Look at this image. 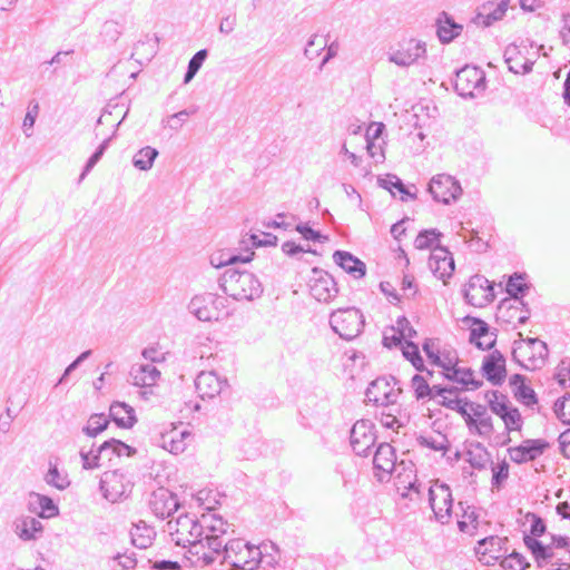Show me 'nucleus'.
I'll return each instance as SVG.
<instances>
[{"mask_svg":"<svg viewBox=\"0 0 570 570\" xmlns=\"http://www.w3.org/2000/svg\"><path fill=\"white\" fill-rule=\"evenodd\" d=\"M219 285L225 294L236 301H254L264 292L263 284L255 274L234 267L224 272Z\"/></svg>","mask_w":570,"mask_h":570,"instance_id":"f257e3e1","label":"nucleus"},{"mask_svg":"<svg viewBox=\"0 0 570 570\" xmlns=\"http://www.w3.org/2000/svg\"><path fill=\"white\" fill-rule=\"evenodd\" d=\"M189 312L202 322H218L229 316L227 298L214 293H204L191 298Z\"/></svg>","mask_w":570,"mask_h":570,"instance_id":"f03ea898","label":"nucleus"},{"mask_svg":"<svg viewBox=\"0 0 570 570\" xmlns=\"http://www.w3.org/2000/svg\"><path fill=\"white\" fill-rule=\"evenodd\" d=\"M258 547L249 546L243 539H234L224 546V561L233 570H255L261 560Z\"/></svg>","mask_w":570,"mask_h":570,"instance_id":"7ed1b4c3","label":"nucleus"},{"mask_svg":"<svg viewBox=\"0 0 570 570\" xmlns=\"http://www.w3.org/2000/svg\"><path fill=\"white\" fill-rule=\"evenodd\" d=\"M548 346L539 338H527L514 342L513 358L527 370L541 368L548 357Z\"/></svg>","mask_w":570,"mask_h":570,"instance_id":"20e7f679","label":"nucleus"},{"mask_svg":"<svg viewBox=\"0 0 570 570\" xmlns=\"http://www.w3.org/2000/svg\"><path fill=\"white\" fill-rule=\"evenodd\" d=\"M364 324L362 312L355 307L340 308L330 316L332 330L346 341L356 338L362 333Z\"/></svg>","mask_w":570,"mask_h":570,"instance_id":"39448f33","label":"nucleus"},{"mask_svg":"<svg viewBox=\"0 0 570 570\" xmlns=\"http://www.w3.org/2000/svg\"><path fill=\"white\" fill-rule=\"evenodd\" d=\"M487 399L491 412L503 421L507 432L521 431L523 419L520 411L512 405L508 396L498 391H492L487 394Z\"/></svg>","mask_w":570,"mask_h":570,"instance_id":"423d86ee","label":"nucleus"},{"mask_svg":"<svg viewBox=\"0 0 570 570\" xmlns=\"http://www.w3.org/2000/svg\"><path fill=\"white\" fill-rule=\"evenodd\" d=\"M169 534L177 546L188 548L202 538L200 519L195 515L180 514L168 522Z\"/></svg>","mask_w":570,"mask_h":570,"instance_id":"0eeeda50","label":"nucleus"},{"mask_svg":"<svg viewBox=\"0 0 570 570\" xmlns=\"http://www.w3.org/2000/svg\"><path fill=\"white\" fill-rule=\"evenodd\" d=\"M429 504L434 518L441 524L450 523L452 519L453 498L450 487L439 480L432 482L429 488Z\"/></svg>","mask_w":570,"mask_h":570,"instance_id":"6e6552de","label":"nucleus"},{"mask_svg":"<svg viewBox=\"0 0 570 570\" xmlns=\"http://www.w3.org/2000/svg\"><path fill=\"white\" fill-rule=\"evenodd\" d=\"M485 73L479 67L466 65L456 72L454 89L461 97H476L485 90Z\"/></svg>","mask_w":570,"mask_h":570,"instance_id":"1a4fd4ad","label":"nucleus"},{"mask_svg":"<svg viewBox=\"0 0 570 570\" xmlns=\"http://www.w3.org/2000/svg\"><path fill=\"white\" fill-rule=\"evenodd\" d=\"M507 543V537L490 535L478 541L474 552L481 563L494 566L509 552Z\"/></svg>","mask_w":570,"mask_h":570,"instance_id":"9d476101","label":"nucleus"},{"mask_svg":"<svg viewBox=\"0 0 570 570\" xmlns=\"http://www.w3.org/2000/svg\"><path fill=\"white\" fill-rule=\"evenodd\" d=\"M224 541L205 540L202 537L187 548L189 560L197 567H207L215 562L218 557L224 556Z\"/></svg>","mask_w":570,"mask_h":570,"instance_id":"9b49d317","label":"nucleus"},{"mask_svg":"<svg viewBox=\"0 0 570 570\" xmlns=\"http://www.w3.org/2000/svg\"><path fill=\"white\" fill-rule=\"evenodd\" d=\"M351 446L356 455L367 456L376 442L375 425L370 420H358L351 429Z\"/></svg>","mask_w":570,"mask_h":570,"instance_id":"f8f14e48","label":"nucleus"},{"mask_svg":"<svg viewBox=\"0 0 570 570\" xmlns=\"http://www.w3.org/2000/svg\"><path fill=\"white\" fill-rule=\"evenodd\" d=\"M464 298L475 307H483L495 298L493 286L483 275H473L464 287Z\"/></svg>","mask_w":570,"mask_h":570,"instance_id":"ddd939ff","label":"nucleus"},{"mask_svg":"<svg viewBox=\"0 0 570 570\" xmlns=\"http://www.w3.org/2000/svg\"><path fill=\"white\" fill-rule=\"evenodd\" d=\"M525 547L531 551L538 567H549L558 561L570 559V549L543 547V543L530 535L523 538Z\"/></svg>","mask_w":570,"mask_h":570,"instance_id":"4468645a","label":"nucleus"},{"mask_svg":"<svg viewBox=\"0 0 570 570\" xmlns=\"http://www.w3.org/2000/svg\"><path fill=\"white\" fill-rule=\"evenodd\" d=\"M429 191L435 202L448 205L461 196L462 188L454 177L440 174L431 179Z\"/></svg>","mask_w":570,"mask_h":570,"instance_id":"2eb2a0df","label":"nucleus"},{"mask_svg":"<svg viewBox=\"0 0 570 570\" xmlns=\"http://www.w3.org/2000/svg\"><path fill=\"white\" fill-rule=\"evenodd\" d=\"M401 390L385 377L374 380L366 390V400L377 406L387 407L397 402Z\"/></svg>","mask_w":570,"mask_h":570,"instance_id":"dca6fc26","label":"nucleus"},{"mask_svg":"<svg viewBox=\"0 0 570 570\" xmlns=\"http://www.w3.org/2000/svg\"><path fill=\"white\" fill-rule=\"evenodd\" d=\"M314 276L309 282V293L318 302L328 303L338 293L337 285L332 275L326 272L313 269Z\"/></svg>","mask_w":570,"mask_h":570,"instance_id":"f3484780","label":"nucleus"},{"mask_svg":"<svg viewBox=\"0 0 570 570\" xmlns=\"http://www.w3.org/2000/svg\"><path fill=\"white\" fill-rule=\"evenodd\" d=\"M549 448L543 439H527L518 446L508 449L511 461L517 464L527 463L538 459Z\"/></svg>","mask_w":570,"mask_h":570,"instance_id":"a211bd4d","label":"nucleus"},{"mask_svg":"<svg viewBox=\"0 0 570 570\" xmlns=\"http://www.w3.org/2000/svg\"><path fill=\"white\" fill-rule=\"evenodd\" d=\"M444 376L458 384L455 387L460 391L476 390L482 385V381L475 379L474 372L470 367L460 366L458 362L454 364L449 361L442 364Z\"/></svg>","mask_w":570,"mask_h":570,"instance_id":"6ab92c4d","label":"nucleus"},{"mask_svg":"<svg viewBox=\"0 0 570 570\" xmlns=\"http://www.w3.org/2000/svg\"><path fill=\"white\" fill-rule=\"evenodd\" d=\"M148 505L153 514L164 520L171 515L178 508L177 497L168 489L160 487L150 494Z\"/></svg>","mask_w":570,"mask_h":570,"instance_id":"aec40b11","label":"nucleus"},{"mask_svg":"<svg viewBox=\"0 0 570 570\" xmlns=\"http://www.w3.org/2000/svg\"><path fill=\"white\" fill-rule=\"evenodd\" d=\"M463 322L470 324V343L480 350H490L494 346L497 334L490 332V327L484 321L466 316Z\"/></svg>","mask_w":570,"mask_h":570,"instance_id":"412c9836","label":"nucleus"},{"mask_svg":"<svg viewBox=\"0 0 570 570\" xmlns=\"http://www.w3.org/2000/svg\"><path fill=\"white\" fill-rule=\"evenodd\" d=\"M121 479L122 475L118 474V471H107L102 474L99 488L105 499L116 502L129 495L131 488L128 490L129 484H122Z\"/></svg>","mask_w":570,"mask_h":570,"instance_id":"4be33fe9","label":"nucleus"},{"mask_svg":"<svg viewBox=\"0 0 570 570\" xmlns=\"http://www.w3.org/2000/svg\"><path fill=\"white\" fill-rule=\"evenodd\" d=\"M429 268L438 278L445 282L454 272V259L452 254L444 247H434L430 258Z\"/></svg>","mask_w":570,"mask_h":570,"instance_id":"5701e85b","label":"nucleus"},{"mask_svg":"<svg viewBox=\"0 0 570 570\" xmlns=\"http://www.w3.org/2000/svg\"><path fill=\"white\" fill-rule=\"evenodd\" d=\"M425 53V42L411 39L390 56V61L401 67H407L416 62L420 58H423Z\"/></svg>","mask_w":570,"mask_h":570,"instance_id":"b1692460","label":"nucleus"},{"mask_svg":"<svg viewBox=\"0 0 570 570\" xmlns=\"http://www.w3.org/2000/svg\"><path fill=\"white\" fill-rule=\"evenodd\" d=\"M227 386V380L214 371L200 372L195 380V387L202 399H213Z\"/></svg>","mask_w":570,"mask_h":570,"instance_id":"393cba45","label":"nucleus"},{"mask_svg":"<svg viewBox=\"0 0 570 570\" xmlns=\"http://www.w3.org/2000/svg\"><path fill=\"white\" fill-rule=\"evenodd\" d=\"M482 372L493 385H500L505 376V360L503 355L497 350L485 355L482 363Z\"/></svg>","mask_w":570,"mask_h":570,"instance_id":"a878e982","label":"nucleus"},{"mask_svg":"<svg viewBox=\"0 0 570 570\" xmlns=\"http://www.w3.org/2000/svg\"><path fill=\"white\" fill-rule=\"evenodd\" d=\"M191 440L193 435L188 430L173 428L171 430L161 433L160 445L165 450L177 455L187 449Z\"/></svg>","mask_w":570,"mask_h":570,"instance_id":"bb28decb","label":"nucleus"},{"mask_svg":"<svg viewBox=\"0 0 570 570\" xmlns=\"http://www.w3.org/2000/svg\"><path fill=\"white\" fill-rule=\"evenodd\" d=\"M202 537L205 540L216 539L223 541L222 537L226 534L228 523L222 517L214 513L203 514L200 518Z\"/></svg>","mask_w":570,"mask_h":570,"instance_id":"cd10ccee","label":"nucleus"},{"mask_svg":"<svg viewBox=\"0 0 570 570\" xmlns=\"http://www.w3.org/2000/svg\"><path fill=\"white\" fill-rule=\"evenodd\" d=\"M13 531L22 541H32L41 537L43 525L36 518L26 515L14 520Z\"/></svg>","mask_w":570,"mask_h":570,"instance_id":"c85d7f7f","label":"nucleus"},{"mask_svg":"<svg viewBox=\"0 0 570 570\" xmlns=\"http://www.w3.org/2000/svg\"><path fill=\"white\" fill-rule=\"evenodd\" d=\"M333 261L356 279L363 278L366 274L365 263L350 252L336 250L333 254Z\"/></svg>","mask_w":570,"mask_h":570,"instance_id":"c756f323","label":"nucleus"},{"mask_svg":"<svg viewBox=\"0 0 570 570\" xmlns=\"http://www.w3.org/2000/svg\"><path fill=\"white\" fill-rule=\"evenodd\" d=\"M435 24L438 38L442 43H450L463 31V26L456 23L445 11L439 13Z\"/></svg>","mask_w":570,"mask_h":570,"instance_id":"7c9ffc66","label":"nucleus"},{"mask_svg":"<svg viewBox=\"0 0 570 570\" xmlns=\"http://www.w3.org/2000/svg\"><path fill=\"white\" fill-rule=\"evenodd\" d=\"M108 419L121 429H129L137 422L135 410L127 403L119 401L110 404Z\"/></svg>","mask_w":570,"mask_h":570,"instance_id":"2f4dec72","label":"nucleus"},{"mask_svg":"<svg viewBox=\"0 0 570 570\" xmlns=\"http://www.w3.org/2000/svg\"><path fill=\"white\" fill-rule=\"evenodd\" d=\"M395 462V449L389 443H381L373 456L374 469L385 474H390L394 470Z\"/></svg>","mask_w":570,"mask_h":570,"instance_id":"473e14b6","label":"nucleus"},{"mask_svg":"<svg viewBox=\"0 0 570 570\" xmlns=\"http://www.w3.org/2000/svg\"><path fill=\"white\" fill-rule=\"evenodd\" d=\"M471 412H473V421L471 433H475L480 436H490L494 429L491 416L487 413V407L482 404L472 403L470 405Z\"/></svg>","mask_w":570,"mask_h":570,"instance_id":"72a5a7b5","label":"nucleus"},{"mask_svg":"<svg viewBox=\"0 0 570 570\" xmlns=\"http://www.w3.org/2000/svg\"><path fill=\"white\" fill-rule=\"evenodd\" d=\"M527 288L528 286L523 283V276L521 274L514 273L510 276L505 288L507 293L512 297V299L509 301V312L522 311V308L525 307V303L518 295Z\"/></svg>","mask_w":570,"mask_h":570,"instance_id":"f704fd0d","label":"nucleus"},{"mask_svg":"<svg viewBox=\"0 0 570 570\" xmlns=\"http://www.w3.org/2000/svg\"><path fill=\"white\" fill-rule=\"evenodd\" d=\"M30 497L35 498L29 502L30 510L38 517L48 519L59 514V508L50 497L39 493H31Z\"/></svg>","mask_w":570,"mask_h":570,"instance_id":"c9c22d12","label":"nucleus"},{"mask_svg":"<svg viewBox=\"0 0 570 570\" xmlns=\"http://www.w3.org/2000/svg\"><path fill=\"white\" fill-rule=\"evenodd\" d=\"M466 461L472 468L484 470L491 462V455L481 443H472L466 451Z\"/></svg>","mask_w":570,"mask_h":570,"instance_id":"e433bc0d","label":"nucleus"},{"mask_svg":"<svg viewBox=\"0 0 570 570\" xmlns=\"http://www.w3.org/2000/svg\"><path fill=\"white\" fill-rule=\"evenodd\" d=\"M411 387L413 389L417 400L435 399V394L444 392L441 390L440 385L430 386L428 380L420 374H415L412 377Z\"/></svg>","mask_w":570,"mask_h":570,"instance_id":"4c0bfd02","label":"nucleus"},{"mask_svg":"<svg viewBox=\"0 0 570 570\" xmlns=\"http://www.w3.org/2000/svg\"><path fill=\"white\" fill-rule=\"evenodd\" d=\"M109 422V419L104 413H94L81 431L89 438H96L108 429Z\"/></svg>","mask_w":570,"mask_h":570,"instance_id":"58836bf2","label":"nucleus"},{"mask_svg":"<svg viewBox=\"0 0 570 570\" xmlns=\"http://www.w3.org/2000/svg\"><path fill=\"white\" fill-rule=\"evenodd\" d=\"M462 510V519L458 521V527L461 532L469 533L471 535L474 534V531L478 528V513L475 508L468 505L463 508L462 502L459 503Z\"/></svg>","mask_w":570,"mask_h":570,"instance_id":"ea45409f","label":"nucleus"},{"mask_svg":"<svg viewBox=\"0 0 570 570\" xmlns=\"http://www.w3.org/2000/svg\"><path fill=\"white\" fill-rule=\"evenodd\" d=\"M254 256V252H248L246 255H235L230 253H220L218 255H213L210 257V264L216 267L220 268L228 265H234L236 263H248L252 261Z\"/></svg>","mask_w":570,"mask_h":570,"instance_id":"a19ab883","label":"nucleus"},{"mask_svg":"<svg viewBox=\"0 0 570 570\" xmlns=\"http://www.w3.org/2000/svg\"><path fill=\"white\" fill-rule=\"evenodd\" d=\"M100 451H111L117 456H132L137 453V449L122 442L121 440L111 438L100 444Z\"/></svg>","mask_w":570,"mask_h":570,"instance_id":"79ce46f5","label":"nucleus"},{"mask_svg":"<svg viewBox=\"0 0 570 570\" xmlns=\"http://www.w3.org/2000/svg\"><path fill=\"white\" fill-rule=\"evenodd\" d=\"M114 136H109L102 140L100 145L96 148V150L90 155L87 159L81 174L79 176V180L85 179V177L92 170V168L98 164V161L102 158L106 150L108 149L110 141Z\"/></svg>","mask_w":570,"mask_h":570,"instance_id":"37998d69","label":"nucleus"},{"mask_svg":"<svg viewBox=\"0 0 570 570\" xmlns=\"http://www.w3.org/2000/svg\"><path fill=\"white\" fill-rule=\"evenodd\" d=\"M45 480L49 485H52L58 490H65L70 484L68 475L60 473L58 465L53 463L49 464V470L46 474Z\"/></svg>","mask_w":570,"mask_h":570,"instance_id":"c03bdc74","label":"nucleus"},{"mask_svg":"<svg viewBox=\"0 0 570 570\" xmlns=\"http://www.w3.org/2000/svg\"><path fill=\"white\" fill-rule=\"evenodd\" d=\"M499 562L502 570H525L529 567L523 556L514 551L504 554Z\"/></svg>","mask_w":570,"mask_h":570,"instance_id":"a18cd8bd","label":"nucleus"},{"mask_svg":"<svg viewBox=\"0 0 570 570\" xmlns=\"http://www.w3.org/2000/svg\"><path fill=\"white\" fill-rule=\"evenodd\" d=\"M441 390H443L444 392L435 394V399H438V402L441 405L455 411L463 403L464 400L458 397L456 392L459 390H456L455 387H441Z\"/></svg>","mask_w":570,"mask_h":570,"instance_id":"49530a36","label":"nucleus"},{"mask_svg":"<svg viewBox=\"0 0 570 570\" xmlns=\"http://www.w3.org/2000/svg\"><path fill=\"white\" fill-rule=\"evenodd\" d=\"M121 35V28L118 22L114 20L105 21L100 29V39L106 45L116 42Z\"/></svg>","mask_w":570,"mask_h":570,"instance_id":"de8ad7c7","label":"nucleus"},{"mask_svg":"<svg viewBox=\"0 0 570 570\" xmlns=\"http://www.w3.org/2000/svg\"><path fill=\"white\" fill-rule=\"evenodd\" d=\"M208 56L207 49H202L197 51L188 62L187 71L184 77V83H188L196 76V73L202 68L204 61Z\"/></svg>","mask_w":570,"mask_h":570,"instance_id":"09e8293b","label":"nucleus"},{"mask_svg":"<svg viewBox=\"0 0 570 570\" xmlns=\"http://www.w3.org/2000/svg\"><path fill=\"white\" fill-rule=\"evenodd\" d=\"M165 368L158 364H147L145 363V400L147 395L153 393V391H148V387H153L160 380L161 372Z\"/></svg>","mask_w":570,"mask_h":570,"instance_id":"8fccbe9b","label":"nucleus"},{"mask_svg":"<svg viewBox=\"0 0 570 570\" xmlns=\"http://www.w3.org/2000/svg\"><path fill=\"white\" fill-rule=\"evenodd\" d=\"M145 559L147 560L148 570H177L180 567L177 561L158 559V556L153 554V551H148V553L145 554Z\"/></svg>","mask_w":570,"mask_h":570,"instance_id":"3c124183","label":"nucleus"},{"mask_svg":"<svg viewBox=\"0 0 570 570\" xmlns=\"http://www.w3.org/2000/svg\"><path fill=\"white\" fill-rule=\"evenodd\" d=\"M417 442L420 445L432 449L434 451H442L445 453L449 448V441L445 435L439 434L436 436H419Z\"/></svg>","mask_w":570,"mask_h":570,"instance_id":"603ef678","label":"nucleus"},{"mask_svg":"<svg viewBox=\"0 0 570 570\" xmlns=\"http://www.w3.org/2000/svg\"><path fill=\"white\" fill-rule=\"evenodd\" d=\"M441 236L436 229L422 230L414 240V246L417 249H426L432 247Z\"/></svg>","mask_w":570,"mask_h":570,"instance_id":"864d4df0","label":"nucleus"},{"mask_svg":"<svg viewBox=\"0 0 570 570\" xmlns=\"http://www.w3.org/2000/svg\"><path fill=\"white\" fill-rule=\"evenodd\" d=\"M106 452L107 451H100V445L97 448V450H94V448L87 452L81 450L79 454L81 458L82 468L85 470L99 468V460Z\"/></svg>","mask_w":570,"mask_h":570,"instance_id":"5fc2aeb1","label":"nucleus"},{"mask_svg":"<svg viewBox=\"0 0 570 570\" xmlns=\"http://www.w3.org/2000/svg\"><path fill=\"white\" fill-rule=\"evenodd\" d=\"M39 110H40V107H39L38 101L35 99L30 100V102L28 105L27 114L24 116L23 124H22V129L27 137H30L32 134L30 130H32V128L35 126L36 119L39 115Z\"/></svg>","mask_w":570,"mask_h":570,"instance_id":"6e6d98bb","label":"nucleus"},{"mask_svg":"<svg viewBox=\"0 0 570 570\" xmlns=\"http://www.w3.org/2000/svg\"><path fill=\"white\" fill-rule=\"evenodd\" d=\"M553 411L562 423L570 425V394L558 399L554 403Z\"/></svg>","mask_w":570,"mask_h":570,"instance_id":"4d7b16f0","label":"nucleus"},{"mask_svg":"<svg viewBox=\"0 0 570 570\" xmlns=\"http://www.w3.org/2000/svg\"><path fill=\"white\" fill-rule=\"evenodd\" d=\"M509 50L505 52V62L508 65V68L511 72L517 75H525L529 73L532 70L533 62L530 60H524L523 62L518 61V59H513L512 57L508 56Z\"/></svg>","mask_w":570,"mask_h":570,"instance_id":"13d9d810","label":"nucleus"},{"mask_svg":"<svg viewBox=\"0 0 570 570\" xmlns=\"http://www.w3.org/2000/svg\"><path fill=\"white\" fill-rule=\"evenodd\" d=\"M508 303H509V301H503V303L500 306V313H502V317L504 316V314H507L508 322H512L513 318H517L518 324H524L530 317V312L527 308V306L523 307L522 311L509 312L508 311L509 305H507Z\"/></svg>","mask_w":570,"mask_h":570,"instance_id":"bf43d9fd","label":"nucleus"},{"mask_svg":"<svg viewBox=\"0 0 570 570\" xmlns=\"http://www.w3.org/2000/svg\"><path fill=\"white\" fill-rule=\"evenodd\" d=\"M197 112V108L194 107L189 110H180L168 117L167 124L168 127L173 130H179L181 126L186 122L187 118Z\"/></svg>","mask_w":570,"mask_h":570,"instance_id":"052dcab7","label":"nucleus"},{"mask_svg":"<svg viewBox=\"0 0 570 570\" xmlns=\"http://www.w3.org/2000/svg\"><path fill=\"white\" fill-rule=\"evenodd\" d=\"M514 396L527 406H531L538 402L535 392L528 385H518V390L514 391Z\"/></svg>","mask_w":570,"mask_h":570,"instance_id":"680f3d73","label":"nucleus"},{"mask_svg":"<svg viewBox=\"0 0 570 570\" xmlns=\"http://www.w3.org/2000/svg\"><path fill=\"white\" fill-rule=\"evenodd\" d=\"M525 519L531 523L530 537L537 539L546 532L544 521L539 515L529 512L527 513Z\"/></svg>","mask_w":570,"mask_h":570,"instance_id":"e2e57ef3","label":"nucleus"},{"mask_svg":"<svg viewBox=\"0 0 570 570\" xmlns=\"http://www.w3.org/2000/svg\"><path fill=\"white\" fill-rule=\"evenodd\" d=\"M381 186L389 189L393 193V188L397 189L401 194L406 195L411 198H415L413 194H410L409 190L403 185L402 180L396 176H387L386 179L381 180Z\"/></svg>","mask_w":570,"mask_h":570,"instance_id":"0e129e2a","label":"nucleus"},{"mask_svg":"<svg viewBox=\"0 0 570 570\" xmlns=\"http://www.w3.org/2000/svg\"><path fill=\"white\" fill-rule=\"evenodd\" d=\"M556 379L562 386H570V358L562 360L557 367Z\"/></svg>","mask_w":570,"mask_h":570,"instance_id":"69168bd1","label":"nucleus"},{"mask_svg":"<svg viewBox=\"0 0 570 570\" xmlns=\"http://www.w3.org/2000/svg\"><path fill=\"white\" fill-rule=\"evenodd\" d=\"M167 352L161 351L157 346H149L145 348V361L149 360L150 364H158L164 366L166 360Z\"/></svg>","mask_w":570,"mask_h":570,"instance_id":"338daca9","label":"nucleus"},{"mask_svg":"<svg viewBox=\"0 0 570 570\" xmlns=\"http://www.w3.org/2000/svg\"><path fill=\"white\" fill-rule=\"evenodd\" d=\"M492 485L499 487L509 476V464L502 461L497 466L492 468Z\"/></svg>","mask_w":570,"mask_h":570,"instance_id":"774afa93","label":"nucleus"}]
</instances>
